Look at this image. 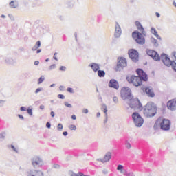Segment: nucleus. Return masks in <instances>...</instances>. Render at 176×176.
Masks as SVG:
<instances>
[{"mask_svg": "<svg viewBox=\"0 0 176 176\" xmlns=\"http://www.w3.org/2000/svg\"><path fill=\"white\" fill-rule=\"evenodd\" d=\"M136 72L138 76L130 75L126 77V80L129 83H132L133 86L138 87L142 85V80L144 82L148 80V75H146V73H145V72L141 69H138Z\"/></svg>", "mask_w": 176, "mask_h": 176, "instance_id": "1", "label": "nucleus"}, {"mask_svg": "<svg viewBox=\"0 0 176 176\" xmlns=\"http://www.w3.org/2000/svg\"><path fill=\"white\" fill-rule=\"evenodd\" d=\"M160 127L161 130L164 131H168L171 129V122L168 119L163 118L162 117L159 118L154 125V129L157 130V127Z\"/></svg>", "mask_w": 176, "mask_h": 176, "instance_id": "2", "label": "nucleus"}, {"mask_svg": "<svg viewBox=\"0 0 176 176\" xmlns=\"http://www.w3.org/2000/svg\"><path fill=\"white\" fill-rule=\"evenodd\" d=\"M157 109L155 107L153 103H147L144 107L143 113L146 118H152L154 115H156Z\"/></svg>", "mask_w": 176, "mask_h": 176, "instance_id": "3", "label": "nucleus"}, {"mask_svg": "<svg viewBox=\"0 0 176 176\" xmlns=\"http://www.w3.org/2000/svg\"><path fill=\"white\" fill-rule=\"evenodd\" d=\"M132 37L139 45H144V43H145V37L144 36V33H140L138 30H135L132 33Z\"/></svg>", "mask_w": 176, "mask_h": 176, "instance_id": "4", "label": "nucleus"}, {"mask_svg": "<svg viewBox=\"0 0 176 176\" xmlns=\"http://www.w3.org/2000/svg\"><path fill=\"white\" fill-rule=\"evenodd\" d=\"M128 104L130 108L136 109L138 111L142 110V104H141V102H140V100L138 98H133L132 97V98L129 100Z\"/></svg>", "mask_w": 176, "mask_h": 176, "instance_id": "5", "label": "nucleus"}, {"mask_svg": "<svg viewBox=\"0 0 176 176\" xmlns=\"http://www.w3.org/2000/svg\"><path fill=\"white\" fill-rule=\"evenodd\" d=\"M122 100H131L133 95L131 94V89L129 87H122L120 91Z\"/></svg>", "mask_w": 176, "mask_h": 176, "instance_id": "6", "label": "nucleus"}, {"mask_svg": "<svg viewBox=\"0 0 176 176\" xmlns=\"http://www.w3.org/2000/svg\"><path fill=\"white\" fill-rule=\"evenodd\" d=\"M132 118L133 119V122L138 127H141L142 124H144V119L138 113H133L132 114Z\"/></svg>", "mask_w": 176, "mask_h": 176, "instance_id": "7", "label": "nucleus"}, {"mask_svg": "<svg viewBox=\"0 0 176 176\" xmlns=\"http://www.w3.org/2000/svg\"><path fill=\"white\" fill-rule=\"evenodd\" d=\"M146 54L150 57L153 58V60H155V61H160V55L156 52V51L153 50H147Z\"/></svg>", "mask_w": 176, "mask_h": 176, "instance_id": "8", "label": "nucleus"}, {"mask_svg": "<svg viewBox=\"0 0 176 176\" xmlns=\"http://www.w3.org/2000/svg\"><path fill=\"white\" fill-rule=\"evenodd\" d=\"M129 56L131 60L133 61H138L139 56H138V52L135 50H129Z\"/></svg>", "mask_w": 176, "mask_h": 176, "instance_id": "9", "label": "nucleus"}, {"mask_svg": "<svg viewBox=\"0 0 176 176\" xmlns=\"http://www.w3.org/2000/svg\"><path fill=\"white\" fill-rule=\"evenodd\" d=\"M118 61L117 63V67L119 68H124V67H127V60L124 57L118 58Z\"/></svg>", "mask_w": 176, "mask_h": 176, "instance_id": "10", "label": "nucleus"}, {"mask_svg": "<svg viewBox=\"0 0 176 176\" xmlns=\"http://www.w3.org/2000/svg\"><path fill=\"white\" fill-rule=\"evenodd\" d=\"M161 58H162V60L164 63V65H166V67H171V65H173V61H172L170 59V58H168L167 56V55L162 54L161 56Z\"/></svg>", "mask_w": 176, "mask_h": 176, "instance_id": "11", "label": "nucleus"}, {"mask_svg": "<svg viewBox=\"0 0 176 176\" xmlns=\"http://www.w3.org/2000/svg\"><path fill=\"white\" fill-rule=\"evenodd\" d=\"M166 107L170 111H175L176 109V99H172L166 103Z\"/></svg>", "mask_w": 176, "mask_h": 176, "instance_id": "12", "label": "nucleus"}, {"mask_svg": "<svg viewBox=\"0 0 176 176\" xmlns=\"http://www.w3.org/2000/svg\"><path fill=\"white\" fill-rule=\"evenodd\" d=\"M32 164L34 167H36L38 166H42V160L38 157H34L32 160Z\"/></svg>", "mask_w": 176, "mask_h": 176, "instance_id": "13", "label": "nucleus"}, {"mask_svg": "<svg viewBox=\"0 0 176 176\" xmlns=\"http://www.w3.org/2000/svg\"><path fill=\"white\" fill-rule=\"evenodd\" d=\"M109 87H113V89L118 90L119 89V82L115 79H111L109 82Z\"/></svg>", "mask_w": 176, "mask_h": 176, "instance_id": "14", "label": "nucleus"}, {"mask_svg": "<svg viewBox=\"0 0 176 176\" xmlns=\"http://www.w3.org/2000/svg\"><path fill=\"white\" fill-rule=\"evenodd\" d=\"M28 176H43V173L41 170L28 171L27 173Z\"/></svg>", "mask_w": 176, "mask_h": 176, "instance_id": "15", "label": "nucleus"}, {"mask_svg": "<svg viewBox=\"0 0 176 176\" xmlns=\"http://www.w3.org/2000/svg\"><path fill=\"white\" fill-rule=\"evenodd\" d=\"M145 93L147 94L148 97H155V92L153 91V89H152L151 87H147L145 88Z\"/></svg>", "mask_w": 176, "mask_h": 176, "instance_id": "16", "label": "nucleus"}, {"mask_svg": "<svg viewBox=\"0 0 176 176\" xmlns=\"http://www.w3.org/2000/svg\"><path fill=\"white\" fill-rule=\"evenodd\" d=\"M120 35H122V28H120V25H119V23H116L115 36L116 38H119Z\"/></svg>", "mask_w": 176, "mask_h": 176, "instance_id": "17", "label": "nucleus"}, {"mask_svg": "<svg viewBox=\"0 0 176 176\" xmlns=\"http://www.w3.org/2000/svg\"><path fill=\"white\" fill-rule=\"evenodd\" d=\"M138 30H139L140 32L142 34H144L145 32V30L144 29V27H142V25H141V23L140 21H135V23Z\"/></svg>", "mask_w": 176, "mask_h": 176, "instance_id": "18", "label": "nucleus"}, {"mask_svg": "<svg viewBox=\"0 0 176 176\" xmlns=\"http://www.w3.org/2000/svg\"><path fill=\"white\" fill-rule=\"evenodd\" d=\"M89 67H91V69H93L94 72H97V71L100 69V65L97 63H92L89 65Z\"/></svg>", "mask_w": 176, "mask_h": 176, "instance_id": "19", "label": "nucleus"}, {"mask_svg": "<svg viewBox=\"0 0 176 176\" xmlns=\"http://www.w3.org/2000/svg\"><path fill=\"white\" fill-rule=\"evenodd\" d=\"M111 153H107L104 157L102 160V163H107V162H109L111 160Z\"/></svg>", "mask_w": 176, "mask_h": 176, "instance_id": "20", "label": "nucleus"}, {"mask_svg": "<svg viewBox=\"0 0 176 176\" xmlns=\"http://www.w3.org/2000/svg\"><path fill=\"white\" fill-rule=\"evenodd\" d=\"M151 32L157 39H162L160 38V36H159V34H157V31H156V29H155V28H151Z\"/></svg>", "mask_w": 176, "mask_h": 176, "instance_id": "21", "label": "nucleus"}, {"mask_svg": "<svg viewBox=\"0 0 176 176\" xmlns=\"http://www.w3.org/2000/svg\"><path fill=\"white\" fill-rule=\"evenodd\" d=\"M39 47H41V41H38L36 43L35 46H34V47H32V50H33V51L38 50V49H39Z\"/></svg>", "mask_w": 176, "mask_h": 176, "instance_id": "22", "label": "nucleus"}, {"mask_svg": "<svg viewBox=\"0 0 176 176\" xmlns=\"http://www.w3.org/2000/svg\"><path fill=\"white\" fill-rule=\"evenodd\" d=\"M98 75L99 78H104L105 76V72L104 70H98Z\"/></svg>", "mask_w": 176, "mask_h": 176, "instance_id": "23", "label": "nucleus"}, {"mask_svg": "<svg viewBox=\"0 0 176 176\" xmlns=\"http://www.w3.org/2000/svg\"><path fill=\"white\" fill-rule=\"evenodd\" d=\"M10 6H11V8H17V3H16L14 1H12L10 3Z\"/></svg>", "mask_w": 176, "mask_h": 176, "instance_id": "24", "label": "nucleus"}, {"mask_svg": "<svg viewBox=\"0 0 176 176\" xmlns=\"http://www.w3.org/2000/svg\"><path fill=\"white\" fill-rule=\"evenodd\" d=\"M102 111H103V112L104 113H107V112H108V110L107 109V105H105V104H102Z\"/></svg>", "mask_w": 176, "mask_h": 176, "instance_id": "25", "label": "nucleus"}, {"mask_svg": "<svg viewBox=\"0 0 176 176\" xmlns=\"http://www.w3.org/2000/svg\"><path fill=\"white\" fill-rule=\"evenodd\" d=\"M43 80H45V78H43V76H41L38 80V84L41 85V83H42V82H43Z\"/></svg>", "mask_w": 176, "mask_h": 176, "instance_id": "26", "label": "nucleus"}, {"mask_svg": "<svg viewBox=\"0 0 176 176\" xmlns=\"http://www.w3.org/2000/svg\"><path fill=\"white\" fill-rule=\"evenodd\" d=\"M125 145H126V148H127V149H131V144H130V142H126Z\"/></svg>", "mask_w": 176, "mask_h": 176, "instance_id": "27", "label": "nucleus"}, {"mask_svg": "<svg viewBox=\"0 0 176 176\" xmlns=\"http://www.w3.org/2000/svg\"><path fill=\"white\" fill-rule=\"evenodd\" d=\"M117 170L118 171H121V173H122L123 171L122 170H123V166L122 165H118V167H117Z\"/></svg>", "mask_w": 176, "mask_h": 176, "instance_id": "28", "label": "nucleus"}, {"mask_svg": "<svg viewBox=\"0 0 176 176\" xmlns=\"http://www.w3.org/2000/svg\"><path fill=\"white\" fill-rule=\"evenodd\" d=\"M171 66H172L173 69H174V71H176V63L174 61L172 62Z\"/></svg>", "mask_w": 176, "mask_h": 176, "instance_id": "29", "label": "nucleus"}, {"mask_svg": "<svg viewBox=\"0 0 176 176\" xmlns=\"http://www.w3.org/2000/svg\"><path fill=\"white\" fill-rule=\"evenodd\" d=\"M69 130H76V126L72 124V125L69 126Z\"/></svg>", "mask_w": 176, "mask_h": 176, "instance_id": "30", "label": "nucleus"}, {"mask_svg": "<svg viewBox=\"0 0 176 176\" xmlns=\"http://www.w3.org/2000/svg\"><path fill=\"white\" fill-rule=\"evenodd\" d=\"M113 101H114V102H115L116 104H118V102H119V99H118V97H116V96H114V97L113 98Z\"/></svg>", "mask_w": 176, "mask_h": 176, "instance_id": "31", "label": "nucleus"}, {"mask_svg": "<svg viewBox=\"0 0 176 176\" xmlns=\"http://www.w3.org/2000/svg\"><path fill=\"white\" fill-rule=\"evenodd\" d=\"M65 107H67V108H72V105L67 102H65Z\"/></svg>", "mask_w": 176, "mask_h": 176, "instance_id": "32", "label": "nucleus"}, {"mask_svg": "<svg viewBox=\"0 0 176 176\" xmlns=\"http://www.w3.org/2000/svg\"><path fill=\"white\" fill-rule=\"evenodd\" d=\"M58 97L60 98V100H64V98H65V97L63 94H58Z\"/></svg>", "mask_w": 176, "mask_h": 176, "instance_id": "33", "label": "nucleus"}, {"mask_svg": "<svg viewBox=\"0 0 176 176\" xmlns=\"http://www.w3.org/2000/svg\"><path fill=\"white\" fill-rule=\"evenodd\" d=\"M28 113L30 115V116H32V109H28Z\"/></svg>", "mask_w": 176, "mask_h": 176, "instance_id": "34", "label": "nucleus"}, {"mask_svg": "<svg viewBox=\"0 0 176 176\" xmlns=\"http://www.w3.org/2000/svg\"><path fill=\"white\" fill-rule=\"evenodd\" d=\"M67 91L69 93H74V89L71 88V87H68L67 88Z\"/></svg>", "mask_w": 176, "mask_h": 176, "instance_id": "35", "label": "nucleus"}, {"mask_svg": "<svg viewBox=\"0 0 176 176\" xmlns=\"http://www.w3.org/2000/svg\"><path fill=\"white\" fill-rule=\"evenodd\" d=\"M59 69L60 71H65V69H67V67H65V66H61Z\"/></svg>", "mask_w": 176, "mask_h": 176, "instance_id": "36", "label": "nucleus"}, {"mask_svg": "<svg viewBox=\"0 0 176 176\" xmlns=\"http://www.w3.org/2000/svg\"><path fill=\"white\" fill-rule=\"evenodd\" d=\"M58 130H63V124H58Z\"/></svg>", "mask_w": 176, "mask_h": 176, "instance_id": "37", "label": "nucleus"}, {"mask_svg": "<svg viewBox=\"0 0 176 176\" xmlns=\"http://www.w3.org/2000/svg\"><path fill=\"white\" fill-rule=\"evenodd\" d=\"M54 68H56V64L52 65L50 67V70L54 69Z\"/></svg>", "mask_w": 176, "mask_h": 176, "instance_id": "38", "label": "nucleus"}, {"mask_svg": "<svg viewBox=\"0 0 176 176\" xmlns=\"http://www.w3.org/2000/svg\"><path fill=\"white\" fill-rule=\"evenodd\" d=\"M82 113H89V110H87V109H82Z\"/></svg>", "mask_w": 176, "mask_h": 176, "instance_id": "39", "label": "nucleus"}, {"mask_svg": "<svg viewBox=\"0 0 176 176\" xmlns=\"http://www.w3.org/2000/svg\"><path fill=\"white\" fill-rule=\"evenodd\" d=\"M42 91L41 88H37L36 90L35 91V93L38 94V93H39V91Z\"/></svg>", "mask_w": 176, "mask_h": 176, "instance_id": "40", "label": "nucleus"}, {"mask_svg": "<svg viewBox=\"0 0 176 176\" xmlns=\"http://www.w3.org/2000/svg\"><path fill=\"white\" fill-rule=\"evenodd\" d=\"M54 168H60V165L57 164H54Z\"/></svg>", "mask_w": 176, "mask_h": 176, "instance_id": "41", "label": "nucleus"}, {"mask_svg": "<svg viewBox=\"0 0 176 176\" xmlns=\"http://www.w3.org/2000/svg\"><path fill=\"white\" fill-rule=\"evenodd\" d=\"M51 126L52 125L50 124V122H47L46 127H47V129H50Z\"/></svg>", "mask_w": 176, "mask_h": 176, "instance_id": "42", "label": "nucleus"}, {"mask_svg": "<svg viewBox=\"0 0 176 176\" xmlns=\"http://www.w3.org/2000/svg\"><path fill=\"white\" fill-rule=\"evenodd\" d=\"M72 119H73V120H76V116L72 115Z\"/></svg>", "mask_w": 176, "mask_h": 176, "instance_id": "43", "label": "nucleus"}, {"mask_svg": "<svg viewBox=\"0 0 176 176\" xmlns=\"http://www.w3.org/2000/svg\"><path fill=\"white\" fill-rule=\"evenodd\" d=\"M54 60H57V53H55L54 55Z\"/></svg>", "mask_w": 176, "mask_h": 176, "instance_id": "44", "label": "nucleus"}, {"mask_svg": "<svg viewBox=\"0 0 176 176\" xmlns=\"http://www.w3.org/2000/svg\"><path fill=\"white\" fill-rule=\"evenodd\" d=\"M52 118H54V111H51V113H50Z\"/></svg>", "mask_w": 176, "mask_h": 176, "instance_id": "45", "label": "nucleus"}, {"mask_svg": "<svg viewBox=\"0 0 176 176\" xmlns=\"http://www.w3.org/2000/svg\"><path fill=\"white\" fill-rule=\"evenodd\" d=\"M34 65H39V62L38 60H36L34 62Z\"/></svg>", "mask_w": 176, "mask_h": 176, "instance_id": "46", "label": "nucleus"}, {"mask_svg": "<svg viewBox=\"0 0 176 176\" xmlns=\"http://www.w3.org/2000/svg\"><path fill=\"white\" fill-rule=\"evenodd\" d=\"M155 16H156L157 17H160V14H159V12H156V13H155Z\"/></svg>", "mask_w": 176, "mask_h": 176, "instance_id": "47", "label": "nucleus"}, {"mask_svg": "<svg viewBox=\"0 0 176 176\" xmlns=\"http://www.w3.org/2000/svg\"><path fill=\"white\" fill-rule=\"evenodd\" d=\"M21 111H25V107H21Z\"/></svg>", "mask_w": 176, "mask_h": 176, "instance_id": "48", "label": "nucleus"}, {"mask_svg": "<svg viewBox=\"0 0 176 176\" xmlns=\"http://www.w3.org/2000/svg\"><path fill=\"white\" fill-rule=\"evenodd\" d=\"M40 109H45V106L44 105H41L40 106Z\"/></svg>", "mask_w": 176, "mask_h": 176, "instance_id": "49", "label": "nucleus"}, {"mask_svg": "<svg viewBox=\"0 0 176 176\" xmlns=\"http://www.w3.org/2000/svg\"><path fill=\"white\" fill-rule=\"evenodd\" d=\"M18 116H19V118H20V119H24V117H23V116H21V115H18Z\"/></svg>", "mask_w": 176, "mask_h": 176, "instance_id": "50", "label": "nucleus"}, {"mask_svg": "<svg viewBox=\"0 0 176 176\" xmlns=\"http://www.w3.org/2000/svg\"><path fill=\"white\" fill-rule=\"evenodd\" d=\"M63 135H68V132H67V131H65V132H63Z\"/></svg>", "mask_w": 176, "mask_h": 176, "instance_id": "51", "label": "nucleus"}, {"mask_svg": "<svg viewBox=\"0 0 176 176\" xmlns=\"http://www.w3.org/2000/svg\"><path fill=\"white\" fill-rule=\"evenodd\" d=\"M70 175H71V176H78V175H76V174H75V173H71Z\"/></svg>", "mask_w": 176, "mask_h": 176, "instance_id": "52", "label": "nucleus"}, {"mask_svg": "<svg viewBox=\"0 0 176 176\" xmlns=\"http://www.w3.org/2000/svg\"><path fill=\"white\" fill-rule=\"evenodd\" d=\"M59 89H60V90H64V86H60V87H59Z\"/></svg>", "mask_w": 176, "mask_h": 176, "instance_id": "53", "label": "nucleus"}, {"mask_svg": "<svg viewBox=\"0 0 176 176\" xmlns=\"http://www.w3.org/2000/svg\"><path fill=\"white\" fill-rule=\"evenodd\" d=\"M78 176H85V175H83V173H78Z\"/></svg>", "mask_w": 176, "mask_h": 176, "instance_id": "54", "label": "nucleus"}, {"mask_svg": "<svg viewBox=\"0 0 176 176\" xmlns=\"http://www.w3.org/2000/svg\"><path fill=\"white\" fill-rule=\"evenodd\" d=\"M100 116H101V113H97V117H98V118H100Z\"/></svg>", "mask_w": 176, "mask_h": 176, "instance_id": "55", "label": "nucleus"}, {"mask_svg": "<svg viewBox=\"0 0 176 176\" xmlns=\"http://www.w3.org/2000/svg\"><path fill=\"white\" fill-rule=\"evenodd\" d=\"M126 176H133V174L129 173V174H127Z\"/></svg>", "mask_w": 176, "mask_h": 176, "instance_id": "56", "label": "nucleus"}, {"mask_svg": "<svg viewBox=\"0 0 176 176\" xmlns=\"http://www.w3.org/2000/svg\"><path fill=\"white\" fill-rule=\"evenodd\" d=\"M36 53H41V50H37Z\"/></svg>", "mask_w": 176, "mask_h": 176, "instance_id": "57", "label": "nucleus"}, {"mask_svg": "<svg viewBox=\"0 0 176 176\" xmlns=\"http://www.w3.org/2000/svg\"><path fill=\"white\" fill-rule=\"evenodd\" d=\"M1 17L5 18V15H1Z\"/></svg>", "mask_w": 176, "mask_h": 176, "instance_id": "58", "label": "nucleus"}, {"mask_svg": "<svg viewBox=\"0 0 176 176\" xmlns=\"http://www.w3.org/2000/svg\"><path fill=\"white\" fill-rule=\"evenodd\" d=\"M12 149H14V146H12Z\"/></svg>", "mask_w": 176, "mask_h": 176, "instance_id": "59", "label": "nucleus"}]
</instances>
